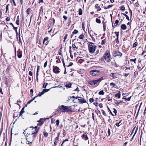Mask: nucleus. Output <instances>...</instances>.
<instances>
[{
  "mask_svg": "<svg viewBox=\"0 0 146 146\" xmlns=\"http://www.w3.org/2000/svg\"><path fill=\"white\" fill-rule=\"evenodd\" d=\"M84 37V35L83 34L81 35L80 36H79V38L81 39H83Z\"/></svg>",
  "mask_w": 146,
  "mask_h": 146,
  "instance_id": "27",
  "label": "nucleus"
},
{
  "mask_svg": "<svg viewBox=\"0 0 146 146\" xmlns=\"http://www.w3.org/2000/svg\"><path fill=\"white\" fill-rule=\"evenodd\" d=\"M10 25H11L14 28V30H15L16 31V35H17V39L18 38V36H17V35H18V32H17V27H15L13 25L12 23H10Z\"/></svg>",
  "mask_w": 146,
  "mask_h": 146,
  "instance_id": "14",
  "label": "nucleus"
},
{
  "mask_svg": "<svg viewBox=\"0 0 146 146\" xmlns=\"http://www.w3.org/2000/svg\"><path fill=\"white\" fill-rule=\"evenodd\" d=\"M24 108H25V107H23V108L22 109L21 111V112H20V116H21L22 115V114L24 113Z\"/></svg>",
  "mask_w": 146,
  "mask_h": 146,
  "instance_id": "20",
  "label": "nucleus"
},
{
  "mask_svg": "<svg viewBox=\"0 0 146 146\" xmlns=\"http://www.w3.org/2000/svg\"><path fill=\"white\" fill-rule=\"evenodd\" d=\"M48 37H46L44 38L43 41V44L45 45H46L48 44Z\"/></svg>",
  "mask_w": 146,
  "mask_h": 146,
  "instance_id": "9",
  "label": "nucleus"
},
{
  "mask_svg": "<svg viewBox=\"0 0 146 146\" xmlns=\"http://www.w3.org/2000/svg\"><path fill=\"white\" fill-rule=\"evenodd\" d=\"M10 19V18L9 17H7L6 18V20L7 21H9Z\"/></svg>",
  "mask_w": 146,
  "mask_h": 146,
  "instance_id": "52",
  "label": "nucleus"
},
{
  "mask_svg": "<svg viewBox=\"0 0 146 146\" xmlns=\"http://www.w3.org/2000/svg\"><path fill=\"white\" fill-rule=\"evenodd\" d=\"M59 137H56L55 138V141H58L59 139Z\"/></svg>",
  "mask_w": 146,
  "mask_h": 146,
  "instance_id": "58",
  "label": "nucleus"
},
{
  "mask_svg": "<svg viewBox=\"0 0 146 146\" xmlns=\"http://www.w3.org/2000/svg\"><path fill=\"white\" fill-rule=\"evenodd\" d=\"M78 100L79 101L80 104H83L86 102V100L83 98L79 97Z\"/></svg>",
  "mask_w": 146,
  "mask_h": 146,
  "instance_id": "11",
  "label": "nucleus"
},
{
  "mask_svg": "<svg viewBox=\"0 0 146 146\" xmlns=\"http://www.w3.org/2000/svg\"><path fill=\"white\" fill-rule=\"evenodd\" d=\"M112 111L115 114V115H116L117 113L116 110L115 108H113L112 110Z\"/></svg>",
  "mask_w": 146,
  "mask_h": 146,
  "instance_id": "22",
  "label": "nucleus"
},
{
  "mask_svg": "<svg viewBox=\"0 0 146 146\" xmlns=\"http://www.w3.org/2000/svg\"><path fill=\"white\" fill-rule=\"evenodd\" d=\"M68 141V139H66L65 140H64L62 144L61 145V146H68V144L67 143H65V142L66 141Z\"/></svg>",
  "mask_w": 146,
  "mask_h": 146,
  "instance_id": "12",
  "label": "nucleus"
},
{
  "mask_svg": "<svg viewBox=\"0 0 146 146\" xmlns=\"http://www.w3.org/2000/svg\"><path fill=\"white\" fill-rule=\"evenodd\" d=\"M37 127H35L32 129V133L29 135V137L31 141H33L36 136V133L38 131V130L37 129Z\"/></svg>",
  "mask_w": 146,
  "mask_h": 146,
  "instance_id": "1",
  "label": "nucleus"
},
{
  "mask_svg": "<svg viewBox=\"0 0 146 146\" xmlns=\"http://www.w3.org/2000/svg\"><path fill=\"white\" fill-rule=\"evenodd\" d=\"M101 72L99 70H91L90 72V75L93 76H97L100 74Z\"/></svg>",
  "mask_w": 146,
  "mask_h": 146,
  "instance_id": "6",
  "label": "nucleus"
},
{
  "mask_svg": "<svg viewBox=\"0 0 146 146\" xmlns=\"http://www.w3.org/2000/svg\"><path fill=\"white\" fill-rule=\"evenodd\" d=\"M63 18L66 21L67 19V17L65 16H63Z\"/></svg>",
  "mask_w": 146,
  "mask_h": 146,
  "instance_id": "50",
  "label": "nucleus"
},
{
  "mask_svg": "<svg viewBox=\"0 0 146 146\" xmlns=\"http://www.w3.org/2000/svg\"><path fill=\"white\" fill-rule=\"evenodd\" d=\"M48 85V83L46 82H45L44 83L43 85V87L44 88H45Z\"/></svg>",
  "mask_w": 146,
  "mask_h": 146,
  "instance_id": "29",
  "label": "nucleus"
},
{
  "mask_svg": "<svg viewBox=\"0 0 146 146\" xmlns=\"http://www.w3.org/2000/svg\"><path fill=\"white\" fill-rule=\"evenodd\" d=\"M127 144V142H125L124 144H123V145L124 146H125Z\"/></svg>",
  "mask_w": 146,
  "mask_h": 146,
  "instance_id": "63",
  "label": "nucleus"
},
{
  "mask_svg": "<svg viewBox=\"0 0 146 146\" xmlns=\"http://www.w3.org/2000/svg\"><path fill=\"white\" fill-rule=\"evenodd\" d=\"M104 78L101 77L96 80L90 81L88 82V83L91 85H94L98 83H99Z\"/></svg>",
  "mask_w": 146,
  "mask_h": 146,
  "instance_id": "5",
  "label": "nucleus"
},
{
  "mask_svg": "<svg viewBox=\"0 0 146 146\" xmlns=\"http://www.w3.org/2000/svg\"><path fill=\"white\" fill-rule=\"evenodd\" d=\"M78 14L79 15H81L82 14V11L81 9L80 8L78 10Z\"/></svg>",
  "mask_w": 146,
  "mask_h": 146,
  "instance_id": "19",
  "label": "nucleus"
},
{
  "mask_svg": "<svg viewBox=\"0 0 146 146\" xmlns=\"http://www.w3.org/2000/svg\"><path fill=\"white\" fill-rule=\"evenodd\" d=\"M47 61H46L44 64V67H46L47 65Z\"/></svg>",
  "mask_w": 146,
  "mask_h": 146,
  "instance_id": "47",
  "label": "nucleus"
},
{
  "mask_svg": "<svg viewBox=\"0 0 146 146\" xmlns=\"http://www.w3.org/2000/svg\"><path fill=\"white\" fill-rule=\"evenodd\" d=\"M136 58H135L134 59H131L130 60V61H133L135 63H136L135 61L136 60Z\"/></svg>",
  "mask_w": 146,
  "mask_h": 146,
  "instance_id": "36",
  "label": "nucleus"
},
{
  "mask_svg": "<svg viewBox=\"0 0 146 146\" xmlns=\"http://www.w3.org/2000/svg\"><path fill=\"white\" fill-rule=\"evenodd\" d=\"M129 73H124L123 74V75L124 76L126 77L129 75Z\"/></svg>",
  "mask_w": 146,
  "mask_h": 146,
  "instance_id": "35",
  "label": "nucleus"
},
{
  "mask_svg": "<svg viewBox=\"0 0 146 146\" xmlns=\"http://www.w3.org/2000/svg\"><path fill=\"white\" fill-rule=\"evenodd\" d=\"M125 8L123 6H121L120 8V9L122 11L124 10Z\"/></svg>",
  "mask_w": 146,
  "mask_h": 146,
  "instance_id": "41",
  "label": "nucleus"
},
{
  "mask_svg": "<svg viewBox=\"0 0 146 146\" xmlns=\"http://www.w3.org/2000/svg\"><path fill=\"white\" fill-rule=\"evenodd\" d=\"M72 98H75L76 99H78V98H79V97H75L74 96H73L72 97Z\"/></svg>",
  "mask_w": 146,
  "mask_h": 146,
  "instance_id": "61",
  "label": "nucleus"
},
{
  "mask_svg": "<svg viewBox=\"0 0 146 146\" xmlns=\"http://www.w3.org/2000/svg\"><path fill=\"white\" fill-rule=\"evenodd\" d=\"M90 36H91V37L92 38V40H93V41H94L95 40V39L94 38V37H93L91 35H90Z\"/></svg>",
  "mask_w": 146,
  "mask_h": 146,
  "instance_id": "59",
  "label": "nucleus"
},
{
  "mask_svg": "<svg viewBox=\"0 0 146 146\" xmlns=\"http://www.w3.org/2000/svg\"><path fill=\"white\" fill-rule=\"evenodd\" d=\"M33 101V100H31L30 101H29L27 103V104H30Z\"/></svg>",
  "mask_w": 146,
  "mask_h": 146,
  "instance_id": "60",
  "label": "nucleus"
},
{
  "mask_svg": "<svg viewBox=\"0 0 146 146\" xmlns=\"http://www.w3.org/2000/svg\"><path fill=\"white\" fill-rule=\"evenodd\" d=\"M31 10V8H28L27 10V13L28 14H29L30 13V11Z\"/></svg>",
  "mask_w": 146,
  "mask_h": 146,
  "instance_id": "26",
  "label": "nucleus"
},
{
  "mask_svg": "<svg viewBox=\"0 0 146 146\" xmlns=\"http://www.w3.org/2000/svg\"><path fill=\"white\" fill-rule=\"evenodd\" d=\"M58 109L59 110L63 112H69L71 110L70 107L65 106L63 105L59 106Z\"/></svg>",
  "mask_w": 146,
  "mask_h": 146,
  "instance_id": "2",
  "label": "nucleus"
},
{
  "mask_svg": "<svg viewBox=\"0 0 146 146\" xmlns=\"http://www.w3.org/2000/svg\"><path fill=\"white\" fill-rule=\"evenodd\" d=\"M50 90V89H43L42 92L41 93H40L38 95V96H41L44 93H45L48 92V91Z\"/></svg>",
  "mask_w": 146,
  "mask_h": 146,
  "instance_id": "10",
  "label": "nucleus"
},
{
  "mask_svg": "<svg viewBox=\"0 0 146 146\" xmlns=\"http://www.w3.org/2000/svg\"><path fill=\"white\" fill-rule=\"evenodd\" d=\"M89 50L90 53H93L95 51L96 46L92 42H90L88 45Z\"/></svg>",
  "mask_w": 146,
  "mask_h": 146,
  "instance_id": "3",
  "label": "nucleus"
},
{
  "mask_svg": "<svg viewBox=\"0 0 146 146\" xmlns=\"http://www.w3.org/2000/svg\"><path fill=\"white\" fill-rule=\"evenodd\" d=\"M137 42H135L133 44V47H135L136 46H137Z\"/></svg>",
  "mask_w": 146,
  "mask_h": 146,
  "instance_id": "33",
  "label": "nucleus"
},
{
  "mask_svg": "<svg viewBox=\"0 0 146 146\" xmlns=\"http://www.w3.org/2000/svg\"><path fill=\"white\" fill-rule=\"evenodd\" d=\"M33 92V90L32 89H31L30 90V93L31 94H32Z\"/></svg>",
  "mask_w": 146,
  "mask_h": 146,
  "instance_id": "56",
  "label": "nucleus"
},
{
  "mask_svg": "<svg viewBox=\"0 0 146 146\" xmlns=\"http://www.w3.org/2000/svg\"><path fill=\"white\" fill-rule=\"evenodd\" d=\"M115 97H118L119 98H120V94L119 93H118L116 94H115Z\"/></svg>",
  "mask_w": 146,
  "mask_h": 146,
  "instance_id": "23",
  "label": "nucleus"
},
{
  "mask_svg": "<svg viewBox=\"0 0 146 146\" xmlns=\"http://www.w3.org/2000/svg\"><path fill=\"white\" fill-rule=\"evenodd\" d=\"M113 5H109L107 7V8H108V9H109V8H110L112 6H113Z\"/></svg>",
  "mask_w": 146,
  "mask_h": 146,
  "instance_id": "53",
  "label": "nucleus"
},
{
  "mask_svg": "<svg viewBox=\"0 0 146 146\" xmlns=\"http://www.w3.org/2000/svg\"><path fill=\"white\" fill-rule=\"evenodd\" d=\"M121 120L119 122L116 123L115 124V125L117 127H119L121 124Z\"/></svg>",
  "mask_w": 146,
  "mask_h": 146,
  "instance_id": "18",
  "label": "nucleus"
},
{
  "mask_svg": "<svg viewBox=\"0 0 146 146\" xmlns=\"http://www.w3.org/2000/svg\"><path fill=\"white\" fill-rule=\"evenodd\" d=\"M101 10V9L100 8V6H99L97 7V11H100Z\"/></svg>",
  "mask_w": 146,
  "mask_h": 146,
  "instance_id": "43",
  "label": "nucleus"
},
{
  "mask_svg": "<svg viewBox=\"0 0 146 146\" xmlns=\"http://www.w3.org/2000/svg\"><path fill=\"white\" fill-rule=\"evenodd\" d=\"M71 84L69 82H66V85L65 86L68 88H70L71 87Z\"/></svg>",
  "mask_w": 146,
  "mask_h": 146,
  "instance_id": "15",
  "label": "nucleus"
},
{
  "mask_svg": "<svg viewBox=\"0 0 146 146\" xmlns=\"http://www.w3.org/2000/svg\"><path fill=\"white\" fill-rule=\"evenodd\" d=\"M115 73H111L110 74V76L113 78H116V76L114 75L116 74Z\"/></svg>",
  "mask_w": 146,
  "mask_h": 146,
  "instance_id": "17",
  "label": "nucleus"
},
{
  "mask_svg": "<svg viewBox=\"0 0 146 146\" xmlns=\"http://www.w3.org/2000/svg\"><path fill=\"white\" fill-rule=\"evenodd\" d=\"M89 101L91 102L92 103L94 101V99L92 98H91L89 99Z\"/></svg>",
  "mask_w": 146,
  "mask_h": 146,
  "instance_id": "45",
  "label": "nucleus"
},
{
  "mask_svg": "<svg viewBox=\"0 0 146 146\" xmlns=\"http://www.w3.org/2000/svg\"><path fill=\"white\" fill-rule=\"evenodd\" d=\"M123 15L125 16L126 17V18L127 19L128 21L129 20V17L128 16V15H126V14H123Z\"/></svg>",
  "mask_w": 146,
  "mask_h": 146,
  "instance_id": "31",
  "label": "nucleus"
},
{
  "mask_svg": "<svg viewBox=\"0 0 146 146\" xmlns=\"http://www.w3.org/2000/svg\"><path fill=\"white\" fill-rule=\"evenodd\" d=\"M106 43L105 40H102L101 42V44L102 45H104Z\"/></svg>",
  "mask_w": 146,
  "mask_h": 146,
  "instance_id": "30",
  "label": "nucleus"
},
{
  "mask_svg": "<svg viewBox=\"0 0 146 146\" xmlns=\"http://www.w3.org/2000/svg\"><path fill=\"white\" fill-rule=\"evenodd\" d=\"M119 22V21L118 20H117L115 21V23L116 25H117L118 24Z\"/></svg>",
  "mask_w": 146,
  "mask_h": 146,
  "instance_id": "48",
  "label": "nucleus"
},
{
  "mask_svg": "<svg viewBox=\"0 0 146 146\" xmlns=\"http://www.w3.org/2000/svg\"><path fill=\"white\" fill-rule=\"evenodd\" d=\"M82 139L84 140H87L88 139L87 135L86 134H84L82 136Z\"/></svg>",
  "mask_w": 146,
  "mask_h": 146,
  "instance_id": "13",
  "label": "nucleus"
},
{
  "mask_svg": "<svg viewBox=\"0 0 146 146\" xmlns=\"http://www.w3.org/2000/svg\"><path fill=\"white\" fill-rule=\"evenodd\" d=\"M53 71L56 74H58L60 73V70L59 68L58 67H55L54 66H53Z\"/></svg>",
  "mask_w": 146,
  "mask_h": 146,
  "instance_id": "7",
  "label": "nucleus"
},
{
  "mask_svg": "<svg viewBox=\"0 0 146 146\" xmlns=\"http://www.w3.org/2000/svg\"><path fill=\"white\" fill-rule=\"evenodd\" d=\"M121 102V101H116L115 102V103L116 104H119Z\"/></svg>",
  "mask_w": 146,
  "mask_h": 146,
  "instance_id": "44",
  "label": "nucleus"
},
{
  "mask_svg": "<svg viewBox=\"0 0 146 146\" xmlns=\"http://www.w3.org/2000/svg\"><path fill=\"white\" fill-rule=\"evenodd\" d=\"M56 59H57V60H56V62L57 63H59L60 62V58H58L57 57H56Z\"/></svg>",
  "mask_w": 146,
  "mask_h": 146,
  "instance_id": "32",
  "label": "nucleus"
},
{
  "mask_svg": "<svg viewBox=\"0 0 146 146\" xmlns=\"http://www.w3.org/2000/svg\"><path fill=\"white\" fill-rule=\"evenodd\" d=\"M110 86H113V87H114L115 86V84L114 83H113V82L111 83L110 84Z\"/></svg>",
  "mask_w": 146,
  "mask_h": 146,
  "instance_id": "39",
  "label": "nucleus"
},
{
  "mask_svg": "<svg viewBox=\"0 0 146 146\" xmlns=\"http://www.w3.org/2000/svg\"><path fill=\"white\" fill-rule=\"evenodd\" d=\"M98 4H96V5L95 6V8L97 9V7H99V6H98Z\"/></svg>",
  "mask_w": 146,
  "mask_h": 146,
  "instance_id": "62",
  "label": "nucleus"
},
{
  "mask_svg": "<svg viewBox=\"0 0 146 146\" xmlns=\"http://www.w3.org/2000/svg\"><path fill=\"white\" fill-rule=\"evenodd\" d=\"M99 107L100 108H101L102 107H103V106H102V104H100L99 105Z\"/></svg>",
  "mask_w": 146,
  "mask_h": 146,
  "instance_id": "54",
  "label": "nucleus"
},
{
  "mask_svg": "<svg viewBox=\"0 0 146 146\" xmlns=\"http://www.w3.org/2000/svg\"><path fill=\"white\" fill-rule=\"evenodd\" d=\"M96 22L99 24H100L101 23V21L100 20V19H99L98 18H96Z\"/></svg>",
  "mask_w": 146,
  "mask_h": 146,
  "instance_id": "25",
  "label": "nucleus"
},
{
  "mask_svg": "<svg viewBox=\"0 0 146 146\" xmlns=\"http://www.w3.org/2000/svg\"><path fill=\"white\" fill-rule=\"evenodd\" d=\"M9 4H8L6 7V12H7V11L8 10H9Z\"/></svg>",
  "mask_w": 146,
  "mask_h": 146,
  "instance_id": "38",
  "label": "nucleus"
},
{
  "mask_svg": "<svg viewBox=\"0 0 146 146\" xmlns=\"http://www.w3.org/2000/svg\"><path fill=\"white\" fill-rule=\"evenodd\" d=\"M82 29H84V30L85 27L84 26V23H82Z\"/></svg>",
  "mask_w": 146,
  "mask_h": 146,
  "instance_id": "49",
  "label": "nucleus"
},
{
  "mask_svg": "<svg viewBox=\"0 0 146 146\" xmlns=\"http://www.w3.org/2000/svg\"><path fill=\"white\" fill-rule=\"evenodd\" d=\"M44 136L46 137H47L48 135V133L46 132H44Z\"/></svg>",
  "mask_w": 146,
  "mask_h": 146,
  "instance_id": "28",
  "label": "nucleus"
},
{
  "mask_svg": "<svg viewBox=\"0 0 146 146\" xmlns=\"http://www.w3.org/2000/svg\"><path fill=\"white\" fill-rule=\"evenodd\" d=\"M29 74L30 76H32L33 75V73L31 71H29Z\"/></svg>",
  "mask_w": 146,
  "mask_h": 146,
  "instance_id": "51",
  "label": "nucleus"
},
{
  "mask_svg": "<svg viewBox=\"0 0 146 146\" xmlns=\"http://www.w3.org/2000/svg\"><path fill=\"white\" fill-rule=\"evenodd\" d=\"M84 60L82 59H80V60H79V62L81 64L82 63V62H83Z\"/></svg>",
  "mask_w": 146,
  "mask_h": 146,
  "instance_id": "42",
  "label": "nucleus"
},
{
  "mask_svg": "<svg viewBox=\"0 0 146 146\" xmlns=\"http://www.w3.org/2000/svg\"><path fill=\"white\" fill-rule=\"evenodd\" d=\"M110 129H109L108 131V136H109L110 135Z\"/></svg>",
  "mask_w": 146,
  "mask_h": 146,
  "instance_id": "55",
  "label": "nucleus"
},
{
  "mask_svg": "<svg viewBox=\"0 0 146 146\" xmlns=\"http://www.w3.org/2000/svg\"><path fill=\"white\" fill-rule=\"evenodd\" d=\"M104 90H102L100 91L99 92V95H104Z\"/></svg>",
  "mask_w": 146,
  "mask_h": 146,
  "instance_id": "21",
  "label": "nucleus"
},
{
  "mask_svg": "<svg viewBox=\"0 0 146 146\" xmlns=\"http://www.w3.org/2000/svg\"><path fill=\"white\" fill-rule=\"evenodd\" d=\"M102 113L105 116H106V113L105 111L104 110H102Z\"/></svg>",
  "mask_w": 146,
  "mask_h": 146,
  "instance_id": "40",
  "label": "nucleus"
},
{
  "mask_svg": "<svg viewBox=\"0 0 146 146\" xmlns=\"http://www.w3.org/2000/svg\"><path fill=\"white\" fill-rule=\"evenodd\" d=\"M78 32V31L77 30H76L75 29L72 32V33L73 34H76Z\"/></svg>",
  "mask_w": 146,
  "mask_h": 146,
  "instance_id": "37",
  "label": "nucleus"
},
{
  "mask_svg": "<svg viewBox=\"0 0 146 146\" xmlns=\"http://www.w3.org/2000/svg\"><path fill=\"white\" fill-rule=\"evenodd\" d=\"M121 28L123 30H125L127 28V27L125 24H122L121 25Z\"/></svg>",
  "mask_w": 146,
  "mask_h": 146,
  "instance_id": "16",
  "label": "nucleus"
},
{
  "mask_svg": "<svg viewBox=\"0 0 146 146\" xmlns=\"http://www.w3.org/2000/svg\"><path fill=\"white\" fill-rule=\"evenodd\" d=\"M103 28L104 31H106V24H103Z\"/></svg>",
  "mask_w": 146,
  "mask_h": 146,
  "instance_id": "46",
  "label": "nucleus"
},
{
  "mask_svg": "<svg viewBox=\"0 0 146 146\" xmlns=\"http://www.w3.org/2000/svg\"><path fill=\"white\" fill-rule=\"evenodd\" d=\"M72 47L73 48H76V46L75 45V44H73L72 45Z\"/></svg>",
  "mask_w": 146,
  "mask_h": 146,
  "instance_id": "64",
  "label": "nucleus"
},
{
  "mask_svg": "<svg viewBox=\"0 0 146 146\" xmlns=\"http://www.w3.org/2000/svg\"><path fill=\"white\" fill-rule=\"evenodd\" d=\"M68 36V35L67 34H66L65 35V36L64 37V42H65L66 41V39L67 38V36Z\"/></svg>",
  "mask_w": 146,
  "mask_h": 146,
  "instance_id": "34",
  "label": "nucleus"
},
{
  "mask_svg": "<svg viewBox=\"0 0 146 146\" xmlns=\"http://www.w3.org/2000/svg\"><path fill=\"white\" fill-rule=\"evenodd\" d=\"M122 54L118 51H114L113 53V55L114 57H116L117 56H121Z\"/></svg>",
  "mask_w": 146,
  "mask_h": 146,
  "instance_id": "8",
  "label": "nucleus"
},
{
  "mask_svg": "<svg viewBox=\"0 0 146 146\" xmlns=\"http://www.w3.org/2000/svg\"><path fill=\"white\" fill-rule=\"evenodd\" d=\"M60 123V121L59 120H57L56 121V125L58 126L59 125Z\"/></svg>",
  "mask_w": 146,
  "mask_h": 146,
  "instance_id": "24",
  "label": "nucleus"
},
{
  "mask_svg": "<svg viewBox=\"0 0 146 146\" xmlns=\"http://www.w3.org/2000/svg\"><path fill=\"white\" fill-rule=\"evenodd\" d=\"M57 141H55L54 142V146H56V144L57 143Z\"/></svg>",
  "mask_w": 146,
  "mask_h": 146,
  "instance_id": "57",
  "label": "nucleus"
},
{
  "mask_svg": "<svg viewBox=\"0 0 146 146\" xmlns=\"http://www.w3.org/2000/svg\"><path fill=\"white\" fill-rule=\"evenodd\" d=\"M104 57L107 62H109L110 61L111 56L109 51H107L106 52L104 55Z\"/></svg>",
  "mask_w": 146,
  "mask_h": 146,
  "instance_id": "4",
  "label": "nucleus"
}]
</instances>
